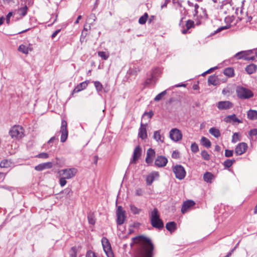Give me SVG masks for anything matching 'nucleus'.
<instances>
[{
    "label": "nucleus",
    "instance_id": "1",
    "mask_svg": "<svg viewBox=\"0 0 257 257\" xmlns=\"http://www.w3.org/2000/svg\"><path fill=\"white\" fill-rule=\"evenodd\" d=\"M133 243L137 244L135 257H152L153 245L150 239L143 236L133 238Z\"/></svg>",
    "mask_w": 257,
    "mask_h": 257
},
{
    "label": "nucleus",
    "instance_id": "2",
    "mask_svg": "<svg viewBox=\"0 0 257 257\" xmlns=\"http://www.w3.org/2000/svg\"><path fill=\"white\" fill-rule=\"evenodd\" d=\"M151 221L153 227L157 228L163 227V222L160 218V215L157 209L155 208L151 213Z\"/></svg>",
    "mask_w": 257,
    "mask_h": 257
},
{
    "label": "nucleus",
    "instance_id": "3",
    "mask_svg": "<svg viewBox=\"0 0 257 257\" xmlns=\"http://www.w3.org/2000/svg\"><path fill=\"white\" fill-rule=\"evenodd\" d=\"M9 134L12 139L20 140L24 136V130L20 125H14L11 128Z\"/></svg>",
    "mask_w": 257,
    "mask_h": 257
},
{
    "label": "nucleus",
    "instance_id": "4",
    "mask_svg": "<svg viewBox=\"0 0 257 257\" xmlns=\"http://www.w3.org/2000/svg\"><path fill=\"white\" fill-rule=\"evenodd\" d=\"M236 93L237 97L242 99H248L253 96V92L250 89L242 86H237Z\"/></svg>",
    "mask_w": 257,
    "mask_h": 257
},
{
    "label": "nucleus",
    "instance_id": "5",
    "mask_svg": "<svg viewBox=\"0 0 257 257\" xmlns=\"http://www.w3.org/2000/svg\"><path fill=\"white\" fill-rule=\"evenodd\" d=\"M77 173V169L75 168L62 169L58 172L60 176H63L67 179L74 177Z\"/></svg>",
    "mask_w": 257,
    "mask_h": 257
},
{
    "label": "nucleus",
    "instance_id": "6",
    "mask_svg": "<svg viewBox=\"0 0 257 257\" xmlns=\"http://www.w3.org/2000/svg\"><path fill=\"white\" fill-rule=\"evenodd\" d=\"M101 243L103 250L107 257H114L111 247L108 240L106 237H103Z\"/></svg>",
    "mask_w": 257,
    "mask_h": 257
},
{
    "label": "nucleus",
    "instance_id": "7",
    "mask_svg": "<svg viewBox=\"0 0 257 257\" xmlns=\"http://www.w3.org/2000/svg\"><path fill=\"white\" fill-rule=\"evenodd\" d=\"M173 171L175 174L176 177L179 179H183L186 176V171L184 168L180 165H177L173 167Z\"/></svg>",
    "mask_w": 257,
    "mask_h": 257
},
{
    "label": "nucleus",
    "instance_id": "8",
    "mask_svg": "<svg viewBox=\"0 0 257 257\" xmlns=\"http://www.w3.org/2000/svg\"><path fill=\"white\" fill-rule=\"evenodd\" d=\"M253 53V51L252 50L241 51L236 53L234 57L237 59H243L246 60H253L254 59V57L250 56Z\"/></svg>",
    "mask_w": 257,
    "mask_h": 257
},
{
    "label": "nucleus",
    "instance_id": "9",
    "mask_svg": "<svg viewBox=\"0 0 257 257\" xmlns=\"http://www.w3.org/2000/svg\"><path fill=\"white\" fill-rule=\"evenodd\" d=\"M169 137L173 141L177 142L182 140L183 136L181 131L174 128L170 131Z\"/></svg>",
    "mask_w": 257,
    "mask_h": 257
},
{
    "label": "nucleus",
    "instance_id": "10",
    "mask_svg": "<svg viewBox=\"0 0 257 257\" xmlns=\"http://www.w3.org/2000/svg\"><path fill=\"white\" fill-rule=\"evenodd\" d=\"M60 133H61V142L64 143L66 141L68 134L67 128V122L64 120H63L61 122Z\"/></svg>",
    "mask_w": 257,
    "mask_h": 257
},
{
    "label": "nucleus",
    "instance_id": "11",
    "mask_svg": "<svg viewBox=\"0 0 257 257\" xmlns=\"http://www.w3.org/2000/svg\"><path fill=\"white\" fill-rule=\"evenodd\" d=\"M117 224L121 225L124 223L126 216L125 211L123 210L121 206H118L116 211Z\"/></svg>",
    "mask_w": 257,
    "mask_h": 257
},
{
    "label": "nucleus",
    "instance_id": "12",
    "mask_svg": "<svg viewBox=\"0 0 257 257\" xmlns=\"http://www.w3.org/2000/svg\"><path fill=\"white\" fill-rule=\"evenodd\" d=\"M233 104L229 101H221L217 104V108L220 110H226L232 108Z\"/></svg>",
    "mask_w": 257,
    "mask_h": 257
},
{
    "label": "nucleus",
    "instance_id": "13",
    "mask_svg": "<svg viewBox=\"0 0 257 257\" xmlns=\"http://www.w3.org/2000/svg\"><path fill=\"white\" fill-rule=\"evenodd\" d=\"M247 148V145L245 143H240L235 149V153L237 155H241L244 153Z\"/></svg>",
    "mask_w": 257,
    "mask_h": 257
},
{
    "label": "nucleus",
    "instance_id": "14",
    "mask_svg": "<svg viewBox=\"0 0 257 257\" xmlns=\"http://www.w3.org/2000/svg\"><path fill=\"white\" fill-rule=\"evenodd\" d=\"M167 163V159L165 157L162 156L157 157L155 161V165L158 167H163L166 165Z\"/></svg>",
    "mask_w": 257,
    "mask_h": 257
},
{
    "label": "nucleus",
    "instance_id": "15",
    "mask_svg": "<svg viewBox=\"0 0 257 257\" xmlns=\"http://www.w3.org/2000/svg\"><path fill=\"white\" fill-rule=\"evenodd\" d=\"M142 149L139 146H137L134 151L133 157L130 163L135 164L141 155Z\"/></svg>",
    "mask_w": 257,
    "mask_h": 257
},
{
    "label": "nucleus",
    "instance_id": "16",
    "mask_svg": "<svg viewBox=\"0 0 257 257\" xmlns=\"http://www.w3.org/2000/svg\"><path fill=\"white\" fill-rule=\"evenodd\" d=\"M159 177L158 172H153L149 174L146 178V183L147 185H151L153 181Z\"/></svg>",
    "mask_w": 257,
    "mask_h": 257
},
{
    "label": "nucleus",
    "instance_id": "17",
    "mask_svg": "<svg viewBox=\"0 0 257 257\" xmlns=\"http://www.w3.org/2000/svg\"><path fill=\"white\" fill-rule=\"evenodd\" d=\"M52 166L53 163L49 162L39 164L35 167V169L36 171H40L46 169H50L52 167Z\"/></svg>",
    "mask_w": 257,
    "mask_h": 257
},
{
    "label": "nucleus",
    "instance_id": "18",
    "mask_svg": "<svg viewBox=\"0 0 257 257\" xmlns=\"http://www.w3.org/2000/svg\"><path fill=\"white\" fill-rule=\"evenodd\" d=\"M147 124H143L141 123V126L139 128V137L142 139L144 140L147 137V133L146 130Z\"/></svg>",
    "mask_w": 257,
    "mask_h": 257
},
{
    "label": "nucleus",
    "instance_id": "19",
    "mask_svg": "<svg viewBox=\"0 0 257 257\" xmlns=\"http://www.w3.org/2000/svg\"><path fill=\"white\" fill-rule=\"evenodd\" d=\"M89 81H85L83 82L80 83L78 84L73 90L72 92V95H73L75 93H77L82 90H84L86 88L88 84Z\"/></svg>",
    "mask_w": 257,
    "mask_h": 257
},
{
    "label": "nucleus",
    "instance_id": "20",
    "mask_svg": "<svg viewBox=\"0 0 257 257\" xmlns=\"http://www.w3.org/2000/svg\"><path fill=\"white\" fill-rule=\"evenodd\" d=\"M18 50L25 54H28L30 52L33 51V48L31 44H29L28 46L22 44L19 47Z\"/></svg>",
    "mask_w": 257,
    "mask_h": 257
},
{
    "label": "nucleus",
    "instance_id": "21",
    "mask_svg": "<svg viewBox=\"0 0 257 257\" xmlns=\"http://www.w3.org/2000/svg\"><path fill=\"white\" fill-rule=\"evenodd\" d=\"M195 204V202L192 200H187L184 202L181 208L182 212L185 213L188 209L193 206Z\"/></svg>",
    "mask_w": 257,
    "mask_h": 257
},
{
    "label": "nucleus",
    "instance_id": "22",
    "mask_svg": "<svg viewBox=\"0 0 257 257\" xmlns=\"http://www.w3.org/2000/svg\"><path fill=\"white\" fill-rule=\"evenodd\" d=\"M235 13L240 20H246V17L247 16L246 13H243L242 6L241 8H237L235 11Z\"/></svg>",
    "mask_w": 257,
    "mask_h": 257
},
{
    "label": "nucleus",
    "instance_id": "23",
    "mask_svg": "<svg viewBox=\"0 0 257 257\" xmlns=\"http://www.w3.org/2000/svg\"><path fill=\"white\" fill-rule=\"evenodd\" d=\"M225 121L227 122H237L242 123V121L236 117L235 114L228 115L225 118Z\"/></svg>",
    "mask_w": 257,
    "mask_h": 257
},
{
    "label": "nucleus",
    "instance_id": "24",
    "mask_svg": "<svg viewBox=\"0 0 257 257\" xmlns=\"http://www.w3.org/2000/svg\"><path fill=\"white\" fill-rule=\"evenodd\" d=\"M153 138L158 142L164 143V137L161 135L160 131H156L154 133Z\"/></svg>",
    "mask_w": 257,
    "mask_h": 257
},
{
    "label": "nucleus",
    "instance_id": "25",
    "mask_svg": "<svg viewBox=\"0 0 257 257\" xmlns=\"http://www.w3.org/2000/svg\"><path fill=\"white\" fill-rule=\"evenodd\" d=\"M257 69V66L254 64L247 65L245 68V71L249 74L254 73Z\"/></svg>",
    "mask_w": 257,
    "mask_h": 257
},
{
    "label": "nucleus",
    "instance_id": "26",
    "mask_svg": "<svg viewBox=\"0 0 257 257\" xmlns=\"http://www.w3.org/2000/svg\"><path fill=\"white\" fill-rule=\"evenodd\" d=\"M208 85H217L218 83L217 77L215 75L210 76L208 79Z\"/></svg>",
    "mask_w": 257,
    "mask_h": 257
},
{
    "label": "nucleus",
    "instance_id": "27",
    "mask_svg": "<svg viewBox=\"0 0 257 257\" xmlns=\"http://www.w3.org/2000/svg\"><path fill=\"white\" fill-rule=\"evenodd\" d=\"M247 117L250 120L257 119V111L250 109L247 113Z\"/></svg>",
    "mask_w": 257,
    "mask_h": 257
},
{
    "label": "nucleus",
    "instance_id": "28",
    "mask_svg": "<svg viewBox=\"0 0 257 257\" xmlns=\"http://www.w3.org/2000/svg\"><path fill=\"white\" fill-rule=\"evenodd\" d=\"M213 178V175L210 172L205 173L203 176L204 180L207 183H211Z\"/></svg>",
    "mask_w": 257,
    "mask_h": 257
},
{
    "label": "nucleus",
    "instance_id": "29",
    "mask_svg": "<svg viewBox=\"0 0 257 257\" xmlns=\"http://www.w3.org/2000/svg\"><path fill=\"white\" fill-rule=\"evenodd\" d=\"M209 133L215 138H219L220 136V133L218 129L215 127H211L209 130Z\"/></svg>",
    "mask_w": 257,
    "mask_h": 257
},
{
    "label": "nucleus",
    "instance_id": "30",
    "mask_svg": "<svg viewBox=\"0 0 257 257\" xmlns=\"http://www.w3.org/2000/svg\"><path fill=\"white\" fill-rule=\"evenodd\" d=\"M201 144L207 148H209L211 147V142L206 138L202 137L201 139Z\"/></svg>",
    "mask_w": 257,
    "mask_h": 257
},
{
    "label": "nucleus",
    "instance_id": "31",
    "mask_svg": "<svg viewBox=\"0 0 257 257\" xmlns=\"http://www.w3.org/2000/svg\"><path fill=\"white\" fill-rule=\"evenodd\" d=\"M223 73L225 75L228 77H233L234 75V69L232 68L228 67L224 69Z\"/></svg>",
    "mask_w": 257,
    "mask_h": 257
},
{
    "label": "nucleus",
    "instance_id": "32",
    "mask_svg": "<svg viewBox=\"0 0 257 257\" xmlns=\"http://www.w3.org/2000/svg\"><path fill=\"white\" fill-rule=\"evenodd\" d=\"M176 224L174 222H169L166 225V227L167 230L170 232L174 231L176 229Z\"/></svg>",
    "mask_w": 257,
    "mask_h": 257
},
{
    "label": "nucleus",
    "instance_id": "33",
    "mask_svg": "<svg viewBox=\"0 0 257 257\" xmlns=\"http://www.w3.org/2000/svg\"><path fill=\"white\" fill-rule=\"evenodd\" d=\"M130 209L131 212L134 214H139L141 211V209L138 208L137 207L133 204L130 205Z\"/></svg>",
    "mask_w": 257,
    "mask_h": 257
},
{
    "label": "nucleus",
    "instance_id": "34",
    "mask_svg": "<svg viewBox=\"0 0 257 257\" xmlns=\"http://www.w3.org/2000/svg\"><path fill=\"white\" fill-rule=\"evenodd\" d=\"M98 55L101 57L103 60H107L109 56V54L108 52H105L103 51H99L98 52Z\"/></svg>",
    "mask_w": 257,
    "mask_h": 257
},
{
    "label": "nucleus",
    "instance_id": "35",
    "mask_svg": "<svg viewBox=\"0 0 257 257\" xmlns=\"http://www.w3.org/2000/svg\"><path fill=\"white\" fill-rule=\"evenodd\" d=\"M148 15L147 13H145L143 16L141 17L139 20V23L140 24L143 25L145 24L148 19Z\"/></svg>",
    "mask_w": 257,
    "mask_h": 257
},
{
    "label": "nucleus",
    "instance_id": "36",
    "mask_svg": "<svg viewBox=\"0 0 257 257\" xmlns=\"http://www.w3.org/2000/svg\"><path fill=\"white\" fill-rule=\"evenodd\" d=\"M28 11V7L25 6L23 8H21L18 9V13L22 16H25L27 13Z\"/></svg>",
    "mask_w": 257,
    "mask_h": 257
},
{
    "label": "nucleus",
    "instance_id": "37",
    "mask_svg": "<svg viewBox=\"0 0 257 257\" xmlns=\"http://www.w3.org/2000/svg\"><path fill=\"white\" fill-rule=\"evenodd\" d=\"M11 162L8 160H4L0 163L1 168H8L10 166Z\"/></svg>",
    "mask_w": 257,
    "mask_h": 257
},
{
    "label": "nucleus",
    "instance_id": "38",
    "mask_svg": "<svg viewBox=\"0 0 257 257\" xmlns=\"http://www.w3.org/2000/svg\"><path fill=\"white\" fill-rule=\"evenodd\" d=\"M235 162L234 160L228 159L224 162V166L226 168H229L232 166L233 163Z\"/></svg>",
    "mask_w": 257,
    "mask_h": 257
},
{
    "label": "nucleus",
    "instance_id": "39",
    "mask_svg": "<svg viewBox=\"0 0 257 257\" xmlns=\"http://www.w3.org/2000/svg\"><path fill=\"white\" fill-rule=\"evenodd\" d=\"M166 91L165 90L162 92L161 93L158 94L154 98L155 101H158L162 99V98L166 94Z\"/></svg>",
    "mask_w": 257,
    "mask_h": 257
},
{
    "label": "nucleus",
    "instance_id": "40",
    "mask_svg": "<svg viewBox=\"0 0 257 257\" xmlns=\"http://www.w3.org/2000/svg\"><path fill=\"white\" fill-rule=\"evenodd\" d=\"M201 157L205 160H209L210 159V155L206 151H202L201 153Z\"/></svg>",
    "mask_w": 257,
    "mask_h": 257
},
{
    "label": "nucleus",
    "instance_id": "41",
    "mask_svg": "<svg viewBox=\"0 0 257 257\" xmlns=\"http://www.w3.org/2000/svg\"><path fill=\"white\" fill-rule=\"evenodd\" d=\"M94 86L98 92H100L102 90V85L99 81H95Z\"/></svg>",
    "mask_w": 257,
    "mask_h": 257
},
{
    "label": "nucleus",
    "instance_id": "42",
    "mask_svg": "<svg viewBox=\"0 0 257 257\" xmlns=\"http://www.w3.org/2000/svg\"><path fill=\"white\" fill-rule=\"evenodd\" d=\"M144 194V191L143 189L138 188L136 189L135 191V195L138 196H142Z\"/></svg>",
    "mask_w": 257,
    "mask_h": 257
},
{
    "label": "nucleus",
    "instance_id": "43",
    "mask_svg": "<svg viewBox=\"0 0 257 257\" xmlns=\"http://www.w3.org/2000/svg\"><path fill=\"white\" fill-rule=\"evenodd\" d=\"M155 152L153 149L150 148L148 150L147 153V157H150L154 158L155 156Z\"/></svg>",
    "mask_w": 257,
    "mask_h": 257
},
{
    "label": "nucleus",
    "instance_id": "44",
    "mask_svg": "<svg viewBox=\"0 0 257 257\" xmlns=\"http://www.w3.org/2000/svg\"><path fill=\"white\" fill-rule=\"evenodd\" d=\"M191 150L194 153H196L199 151L198 146L197 144L193 143L191 146Z\"/></svg>",
    "mask_w": 257,
    "mask_h": 257
},
{
    "label": "nucleus",
    "instance_id": "45",
    "mask_svg": "<svg viewBox=\"0 0 257 257\" xmlns=\"http://www.w3.org/2000/svg\"><path fill=\"white\" fill-rule=\"evenodd\" d=\"M36 157L42 159H47L49 157V154L46 153H42L36 155Z\"/></svg>",
    "mask_w": 257,
    "mask_h": 257
},
{
    "label": "nucleus",
    "instance_id": "46",
    "mask_svg": "<svg viewBox=\"0 0 257 257\" xmlns=\"http://www.w3.org/2000/svg\"><path fill=\"white\" fill-rule=\"evenodd\" d=\"M239 141V135L238 133H234L232 136V142L235 143Z\"/></svg>",
    "mask_w": 257,
    "mask_h": 257
},
{
    "label": "nucleus",
    "instance_id": "47",
    "mask_svg": "<svg viewBox=\"0 0 257 257\" xmlns=\"http://www.w3.org/2000/svg\"><path fill=\"white\" fill-rule=\"evenodd\" d=\"M60 177H60V180H59L60 185L61 187H63L67 183V181L66 180V179H67L63 176H60Z\"/></svg>",
    "mask_w": 257,
    "mask_h": 257
},
{
    "label": "nucleus",
    "instance_id": "48",
    "mask_svg": "<svg viewBox=\"0 0 257 257\" xmlns=\"http://www.w3.org/2000/svg\"><path fill=\"white\" fill-rule=\"evenodd\" d=\"M155 78L153 76H152L150 78L147 79L145 82L146 84L150 85L153 84V83H155Z\"/></svg>",
    "mask_w": 257,
    "mask_h": 257
},
{
    "label": "nucleus",
    "instance_id": "49",
    "mask_svg": "<svg viewBox=\"0 0 257 257\" xmlns=\"http://www.w3.org/2000/svg\"><path fill=\"white\" fill-rule=\"evenodd\" d=\"M70 254L71 257H76V248L72 247L70 250Z\"/></svg>",
    "mask_w": 257,
    "mask_h": 257
},
{
    "label": "nucleus",
    "instance_id": "50",
    "mask_svg": "<svg viewBox=\"0 0 257 257\" xmlns=\"http://www.w3.org/2000/svg\"><path fill=\"white\" fill-rule=\"evenodd\" d=\"M86 257H98V256L97 255H96V254L94 252H93L91 250H89L87 252L86 254Z\"/></svg>",
    "mask_w": 257,
    "mask_h": 257
},
{
    "label": "nucleus",
    "instance_id": "51",
    "mask_svg": "<svg viewBox=\"0 0 257 257\" xmlns=\"http://www.w3.org/2000/svg\"><path fill=\"white\" fill-rule=\"evenodd\" d=\"M233 152L232 150H225V156L226 157H231L233 155Z\"/></svg>",
    "mask_w": 257,
    "mask_h": 257
},
{
    "label": "nucleus",
    "instance_id": "52",
    "mask_svg": "<svg viewBox=\"0 0 257 257\" xmlns=\"http://www.w3.org/2000/svg\"><path fill=\"white\" fill-rule=\"evenodd\" d=\"M194 25V22L192 21L188 20L186 22V28L188 29H190L192 28Z\"/></svg>",
    "mask_w": 257,
    "mask_h": 257
},
{
    "label": "nucleus",
    "instance_id": "53",
    "mask_svg": "<svg viewBox=\"0 0 257 257\" xmlns=\"http://www.w3.org/2000/svg\"><path fill=\"white\" fill-rule=\"evenodd\" d=\"M64 192L66 193L69 197H70L72 195L73 192L71 189L70 188H66L64 190Z\"/></svg>",
    "mask_w": 257,
    "mask_h": 257
},
{
    "label": "nucleus",
    "instance_id": "54",
    "mask_svg": "<svg viewBox=\"0 0 257 257\" xmlns=\"http://www.w3.org/2000/svg\"><path fill=\"white\" fill-rule=\"evenodd\" d=\"M13 16V13L12 12H10L8 13V14L7 15V18H6V22L8 24H9L10 23V18Z\"/></svg>",
    "mask_w": 257,
    "mask_h": 257
},
{
    "label": "nucleus",
    "instance_id": "55",
    "mask_svg": "<svg viewBox=\"0 0 257 257\" xmlns=\"http://www.w3.org/2000/svg\"><path fill=\"white\" fill-rule=\"evenodd\" d=\"M172 157L174 159H178L179 157V154L177 151H174L172 154Z\"/></svg>",
    "mask_w": 257,
    "mask_h": 257
},
{
    "label": "nucleus",
    "instance_id": "56",
    "mask_svg": "<svg viewBox=\"0 0 257 257\" xmlns=\"http://www.w3.org/2000/svg\"><path fill=\"white\" fill-rule=\"evenodd\" d=\"M257 135V128L253 129L250 131V136H256Z\"/></svg>",
    "mask_w": 257,
    "mask_h": 257
},
{
    "label": "nucleus",
    "instance_id": "57",
    "mask_svg": "<svg viewBox=\"0 0 257 257\" xmlns=\"http://www.w3.org/2000/svg\"><path fill=\"white\" fill-rule=\"evenodd\" d=\"M154 158L150 157H146V162L148 164L152 163L153 161Z\"/></svg>",
    "mask_w": 257,
    "mask_h": 257
},
{
    "label": "nucleus",
    "instance_id": "58",
    "mask_svg": "<svg viewBox=\"0 0 257 257\" xmlns=\"http://www.w3.org/2000/svg\"><path fill=\"white\" fill-rule=\"evenodd\" d=\"M88 219L89 223L91 224H94L95 223L94 219L90 216H88Z\"/></svg>",
    "mask_w": 257,
    "mask_h": 257
},
{
    "label": "nucleus",
    "instance_id": "59",
    "mask_svg": "<svg viewBox=\"0 0 257 257\" xmlns=\"http://www.w3.org/2000/svg\"><path fill=\"white\" fill-rule=\"evenodd\" d=\"M153 114L154 113L152 111H150L148 112H145L144 115H147L149 118H151L153 116Z\"/></svg>",
    "mask_w": 257,
    "mask_h": 257
},
{
    "label": "nucleus",
    "instance_id": "60",
    "mask_svg": "<svg viewBox=\"0 0 257 257\" xmlns=\"http://www.w3.org/2000/svg\"><path fill=\"white\" fill-rule=\"evenodd\" d=\"M228 29V27L227 26H224V27H221L219 28L216 31V33L219 32L221 31L222 30L227 29Z\"/></svg>",
    "mask_w": 257,
    "mask_h": 257
},
{
    "label": "nucleus",
    "instance_id": "61",
    "mask_svg": "<svg viewBox=\"0 0 257 257\" xmlns=\"http://www.w3.org/2000/svg\"><path fill=\"white\" fill-rule=\"evenodd\" d=\"M60 32V30H56L55 31L52 35V38H55L57 35L58 34V33Z\"/></svg>",
    "mask_w": 257,
    "mask_h": 257
},
{
    "label": "nucleus",
    "instance_id": "62",
    "mask_svg": "<svg viewBox=\"0 0 257 257\" xmlns=\"http://www.w3.org/2000/svg\"><path fill=\"white\" fill-rule=\"evenodd\" d=\"M199 8V6L198 4H195L194 5V8H195V15H197L198 13V9Z\"/></svg>",
    "mask_w": 257,
    "mask_h": 257
},
{
    "label": "nucleus",
    "instance_id": "63",
    "mask_svg": "<svg viewBox=\"0 0 257 257\" xmlns=\"http://www.w3.org/2000/svg\"><path fill=\"white\" fill-rule=\"evenodd\" d=\"M189 29L187 28L186 29H184L183 30H182V33L183 34H185L187 33Z\"/></svg>",
    "mask_w": 257,
    "mask_h": 257
},
{
    "label": "nucleus",
    "instance_id": "64",
    "mask_svg": "<svg viewBox=\"0 0 257 257\" xmlns=\"http://www.w3.org/2000/svg\"><path fill=\"white\" fill-rule=\"evenodd\" d=\"M82 18V16H79L78 17H77V19L76 20V21H75V24H78L79 23V21Z\"/></svg>",
    "mask_w": 257,
    "mask_h": 257
}]
</instances>
